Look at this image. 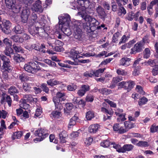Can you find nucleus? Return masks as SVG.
Wrapping results in <instances>:
<instances>
[{
    "label": "nucleus",
    "instance_id": "30",
    "mask_svg": "<svg viewBox=\"0 0 158 158\" xmlns=\"http://www.w3.org/2000/svg\"><path fill=\"white\" fill-rule=\"evenodd\" d=\"M65 108H64V112L66 113H69L73 108V105L72 104L70 103H66L65 105Z\"/></svg>",
    "mask_w": 158,
    "mask_h": 158
},
{
    "label": "nucleus",
    "instance_id": "56",
    "mask_svg": "<svg viewBox=\"0 0 158 158\" xmlns=\"http://www.w3.org/2000/svg\"><path fill=\"white\" fill-rule=\"evenodd\" d=\"M8 115V113L4 110H0V118L2 117L3 119H5Z\"/></svg>",
    "mask_w": 158,
    "mask_h": 158
},
{
    "label": "nucleus",
    "instance_id": "2",
    "mask_svg": "<svg viewBox=\"0 0 158 158\" xmlns=\"http://www.w3.org/2000/svg\"><path fill=\"white\" fill-rule=\"evenodd\" d=\"M77 15H81L85 21L89 22L90 26H91L92 28L94 29V30L97 28L100 27H98L99 25V22L95 18L89 15H85V14L83 13V12H79L77 13Z\"/></svg>",
    "mask_w": 158,
    "mask_h": 158
},
{
    "label": "nucleus",
    "instance_id": "8",
    "mask_svg": "<svg viewBox=\"0 0 158 158\" xmlns=\"http://www.w3.org/2000/svg\"><path fill=\"white\" fill-rule=\"evenodd\" d=\"M10 26V22L5 19L2 21V18L0 16V28L2 29V31L4 33L7 34H9Z\"/></svg>",
    "mask_w": 158,
    "mask_h": 158
},
{
    "label": "nucleus",
    "instance_id": "38",
    "mask_svg": "<svg viewBox=\"0 0 158 158\" xmlns=\"http://www.w3.org/2000/svg\"><path fill=\"white\" fill-rule=\"evenodd\" d=\"M127 91L129 92L133 88L135 84L134 81H127Z\"/></svg>",
    "mask_w": 158,
    "mask_h": 158
},
{
    "label": "nucleus",
    "instance_id": "16",
    "mask_svg": "<svg viewBox=\"0 0 158 158\" xmlns=\"http://www.w3.org/2000/svg\"><path fill=\"white\" fill-rule=\"evenodd\" d=\"M41 5V2L40 0H38L33 4L31 8V9L35 11L41 12L43 10Z\"/></svg>",
    "mask_w": 158,
    "mask_h": 158
},
{
    "label": "nucleus",
    "instance_id": "12",
    "mask_svg": "<svg viewBox=\"0 0 158 158\" xmlns=\"http://www.w3.org/2000/svg\"><path fill=\"white\" fill-rule=\"evenodd\" d=\"M29 31L33 36L38 34H39L40 35L43 36L45 33V31L42 28L35 27H33L31 29H29Z\"/></svg>",
    "mask_w": 158,
    "mask_h": 158
},
{
    "label": "nucleus",
    "instance_id": "42",
    "mask_svg": "<svg viewBox=\"0 0 158 158\" xmlns=\"http://www.w3.org/2000/svg\"><path fill=\"white\" fill-rule=\"evenodd\" d=\"M136 145L139 147H146L149 146V144L148 142L147 141H140L137 143Z\"/></svg>",
    "mask_w": 158,
    "mask_h": 158
},
{
    "label": "nucleus",
    "instance_id": "62",
    "mask_svg": "<svg viewBox=\"0 0 158 158\" xmlns=\"http://www.w3.org/2000/svg\"><path fill=\"white\" fill-rule=\"evenodd\" d=\"M148 99L145 97H143L139 99V104L140 106H142L145 104L148 101Z\"/></svg>",
    "mask_w": 158,
    "mask_h": 158
},
{
    "label": "nucleus",
    "instance_id": "28",
    "mask_svg": "<svg viewBox=\"0 0 158 158\" xmlns=\"http://www.w3.org/2000/svg\"><path fill=\"white\" fill-rule=\"evenodd\" d=\"M78 118L75 116L73 117L70 120L69 123L68 127L69 128H72L73 126L75 125L76 123V121L77 120Z\"/></svg>",
    "mask_w": 158,
    "mask_h": 158
},
{
    "label": "nucleus",
    "instance_id": "51",
    "mask_svg": "<svg viewBox=\"0 0 158 158\" xmlns=\"http://www.w3.org/2000/svg\"><path fill=\"white\" fill-rule=\"evenodd\" d=\"M123 80V78L119 77H114L113 78L112 81V84L114 85H116L118 82Z\"/></svg>",
    "mask_w": 158,
    "mask_h": 158
},
{
    "label": "nucleus",
    "instance_id": "3",
    "mask_svg": "<svg viewBox=\"0 0 158 158\" xmlns=\"http://www.w3.org/2000/svg\"><path fill=\"white\" fill-rule=\"evenodd\" d=\"M72 26L71 27L74 31L73 34L74 38L78 40H81L82 39V32L80 29V23L78 21H76L71 23Z\"/></svg>",
    "mask_w": 158,
    "mask_h": 158
},
{
    "label": "nucleus",
    "instance_id": "46",
    "mask_svg": "<svg viewBox=\"0 0 158 158\" xmlns=\"http://www.w3.org/2000/svg\"><path fill=\"white\" fill-rule=\"evenodd\" d=\"M149 34H146L144 37H143L142 40H141L140 42L143 43V44L145 45V43L149 44L150 43V40L149 39Z\"/></svg>",
    "mask_w": 158,
    "mask_h": 158
},
{
    "label": "nucleus",
    "instance_id": "43",
    "mask_svg": "<svg viewBox=\"0 0 158 158\" xmlns=\"http://www.w3.org/2000/svg\"><path fill=\"white\" fill-rule=\"evenodd\" d=\"M99 91L100 93L105 95L110 94L112 92L111 90L110 89H108L106 88L100 89L99 90Z\"/></svg>",
    "mask_w": 158,
    "mask_h": 158
},
{
    "label": "nucleus",
    "instance_id": "53",
    "mask_svg": "<svg viewBox=\"0 0 158 158\" xmlns=\"http://www.w3.org/2000/svg\"><path fill=\"white\" fill-rule=\"evenodd\" d=\"M150 55V51L149 48H146L144 52V57L145 58H148Z\"/></svg>",
    "mask_w": 158,
    "mask_h": 158
},
{
    "label": "nucleus",
    "instance_id": "40",
    "mask_svg": "<svg viewBox=\"0 0 158 158\" xmlns=\"http://www.w3.org/2000/svg\"><path fill=\"white\" fill-rule=\"evenodd\" d=\"M127 81H123L119 82L118 85V88H124L125 89L127 90Z\"/></svg>",
    "mask_w": 158,
    "mask_h": 158
},
{
    "label": "nucleus",
    "instance_id": "24",
    "mask_svg": "<svg viewBox=\"0 0 158 158\" xmlns=\"http://www.w3.org/2000/svg\"><path fill=\"white\" fill-rule=\"evenodd\" d=\"M47 83L48 85L51 86H53L56 85H59L61 82L54 79H50L47 81Z\"/></svg>",
    "mask_w": 158,
    "mask_h": 158
},
{
    "label": "nucleus",
    "instance_id": "21",
    "mask_svg": "<svg viewBox=\"0 0 158 158\" xmlns=\"http://www.w3.org/2000/svg\"><path fill=\"white\" fill-rule=\"evenodd\" d=\"M131 60L130 58L127 57L123 58L120 60V64L126 67L128 66L130 64Z\"/></svg>",
    "mask_w": 158,
    "mask_h": 158
},
{
    "label": "nucleus",
    "instance_id": "49",
    "mask_svg": "<svg viewBox=\"0 0 158 158\" xmlns=\"http://www.w3.org/2000/svg\"><path fill=\"white\" fill-rule=\"evenodd\" d=\"M144 64L146 66L150 65L153 66L155 65V60L149 59L147 61L145 62Z\"/></svg>",
    "mask_w": 158,
    "mask_h": 158
},
{
    "label": "nucleus",
    "instance_id": "19",
    "mask_svg": "<svg viewBox=\"0 0 158 158\" xmlns=\"http://www.w3.org/2000/svg\"><path fill=\"white\" fill-rule=\"evenodd\" d=\"M6 6L9 9L15 8V5L16 3L15 0H5Z\"/></svg>",
    "mask_w": 158,
    "mask_h": 158
},
{
    "label": "nucleus",
    "instance_id": "33",
    "mask_svg": "<svg viewBox=\"0 0 158 158\" xmlns=\"http://www.w3.org/2000/svg\"><path fill=\"white\" fill-rule=\"evenodd\" d=\"M94 117V112L89 110L86 113V118L87 120H90Z\"/></svg>",
    "mask_w": 158,
    "mask_h": 158
},
{
    "label": "nucleus",
    "instance_id": "54",
    "mask_svg": "<svg viewBox=\"0 0 158 158\" xmlns=\"http://www.w3.org/2000/svg\"><path fill=\"white\" fill-rule=\"evenodd\" d=\"M129 38V36H126L125 35H123L119 42L118 44L120 45L122 43H126L128 40Z\"/></svg>",
    "mask_w": 158,
    "mask_h": 158
},
{
    "label": "nucleus",
    "instance_id": "45",
    "mask_svg": "<svg viewBox=\"0 0 158 158\" xmlns=\"http://www.w3.org/2000/svg\"><path fill=\"white\" fill-rule=\"evenodd\" d=\"M78 51H76L74 49H72L70 52V56L71 57L76 58L78 54L81 53Z\"/></svg>",
    "mask_w": 158,
    "mask_h": 158
},
{
    "label": "nucleus",
    "instance_id": "13",
    "mask_svg": "<svg viewBox=\"0 0 158 158\" xmlns=\"http://www.w3.org/2000/svg\"><path fill=\"white\" fill-rule=\"evenodd\" d=\"M30 13V10L29 9H26L22 10L21 18V21L23 23H25L27 22Z\"/></svg>",
    "mask_w": 158,
    "mask_h": 158
},
{
    "label": "nucleus",
    "instance_id": "35",
    "mask_svg": "<svg viewBox=\"0 0 158 158\" xmlns=\"http://www.w3.org/2000/svg\"><path fill=\"white\" fill-rule=\"evenodd\" d=\"M14 60L17 62H23L25 60V59L22 56H20L17 54L15 55L13 57Z\"/></svg>",
    "mask_w": 158,
    "mask_h": 158
},
{
    "label": "nucleus",
    "instance_id": "58",
    "mask_svg": "<svg viewBox=\"0 0 158 158\" xmlns=\"http://www.w3.org/2000/svg\"><path fill=\"white\" fill-rule=\"evenodd\" d=\"M111 143L109 140H106L103 141L101 143V146L103 147H107L110 146Z\"/></svg>",
    "mask_w": 158,
    "mask_h": 158
},
{
    "label": "nucleus",
    "instance_id": "22",
    "mask_svg": "<svg viewBox=\"0 0 158 158\" xmlns=\"http://www.w3.org/2000/svg\"><path fill=\"white\" fill-rule=\"evenodd\" d=\"M99 127L98 124H93L91 125L89 128V131L90 133H95Z\"/></svg>",
    "mask_w": 158,
    "mask_h": 158
},
{
    "label": "nucleus",
    "instance_id": "34",
    "mask_svg": "<svg viewBox=\"0 0 158 158\" xmlns=\"http://www.w3.org/2000/svg\"><path fill=\"white\" fill-rule=\"evenodd\" d=\"M9 93L11 95H14L15 94L19 93V91L14 86H11L8 90Z\"/></svg>",
    "mask_w": 158,
    "mask_h": 158
},
{
    "label": "nucleus",
    "instance_id": "26",
    "mask_svg": "<svg viewBox=\"0 0 158 158\" xmlns=\"http://www.w3.org/2000/svg\"><path fill=\"white\" fill-rule=\"evenodd\" d=\"M67 134L66 131H63L59 134L60 142L62 143L66 142L65 139L67 137Z\"/></svg>",
    "mask_w": 158,
    "mask_h": 158
},
{
    "label": "nucleus",
    "instance_id": "39",
    "mask_svg": "<svg viewBox=\"0 0 158 158\" xmlns=\"http://www.w3.org/2000/svg\"><path fill=\"white\" fill-rule=\"evenodd\" d=\"M126 114L123 113L120 115L118 116V117L117 118V122H120L124 121L126 120V118L125 117Z\"/></svg>",
    "mask_w": 158,
    "mask_h": 158
},
{
    "label": "nucleus",
    "instance_id": "52",
    "mask_svg": "<svg viewBox=\"0 0 158 158\" xmlns=\"http://www.w3.org/2000/svg\"><path fill=\"white\" fill-rule=\"evenodd\" d=\"M13 48L16 52L21 53L23 52V49L21 47L17 46L15 44H13Z\"/></svg>",
    "mask_w": 158,
    "mask_h": 158
},
{
    "label": "nucleus",
    "instance_id": "47",
    "mask_svg": "<svg viewBox=\"0 0 158 158\" xmlns=\"http://www.w3.org/2000/svg\"><path fill=\"white\" fill-rule=\"evenodd\" d=\"M9 95L6 94L2 93L1 96V99L0 101L1 103L2 104H3L5 102H6L7 98H8Z\"/></svg>",
    "mask_w": 158,
    "mask_h": 158
},
{
    "label": "nucleus",
    "instance_id": "64",
    "mask_svg": "<svg viewBox=\"0 0 158 158\" xmlns=\"http://www.w3.org/2000/svg\"><path fill=\"white\" fill-rule=\"evenodd\" d=\"M101 111L104 113L109 114L112 115L113 114V112L112 110H108L105 107H102L101 109Z\"/></svg>",
    "mask_w": 158,
    "mask_h": 158
},
{
    "label": "nucleus",
    "instance_id": "41",
    "mask_svg": "<svg viewBox=\"0 0 158 158\" xmlns=\"http://www.w3.org/2000/svg\"><path fill=\"white\" fill-rule=\"evenodd\" d=\"M61 115V112L59 111H54L51 114L50 116L52 118H58Z\"/></svg>",
    "mask_w": 158,
    "mask_h": 158
},
{
    "label": "nucleus",
    "instance_id": "59",
    "mask_svg": "<svg viewBox=\"0 0 158 158\" xmlns=\"http://www.w3.org/2000/svg\"><path fill=\"white\" fill-rule=\"evenodd\" d=\"M136 90L137 92L139 93L140 94L144 95L145 92L143 90L142 87L140 85H137L136 88Z\"/></svg>",
    "mask_w": 158,
    "mask_h": 158
},
{
    "label": "nucleus",
    "instance_id": "10",
    "mask_svg": "<svg viewBox=\"0 0 158 158\" xmlns=\"http://www.w3.org/2000/svg\"><path fill=\"white\" fill-rule=\"evenodd\" d=\"M145 45L140 41L137 42L131 49V54H135L143 51Z\"/></svg>",
    "mask_w": 158,
    "mask_h": 158
},
{
    "label": "nucleus",
    "instance_id": "29",
    "mask_svg": "<svg viewBox=\"0 0 158 158\" xmlns=\"http://www.w3.org/2000/svg\"><path fill=\"white\" fill-rule=\"evenodd\" d=\"M13 50L10 47L6 46L5 49L4 51V53L7 56L11 57L10 55L12 54Z\"/></svg>",
    "mask_w": 158,
    "mask_h": 158
},
{
    "label": "nucleus",
    "instance_id": "11",
    "mask_svg": "<svg viewBox=\"0 0 158 158\" xmlns=\"http://www.w3.org/2000/svg\"><path fill=\"white\" fill-rule=\"evenodd\" d=\"M23 99H22L23 102V108L26 109L29 107V105L26 103L27 102H32L34 101V99L32 97V95L30 94H25L23 96Z\"/></svg>",
    "mask_w": 158,
    "mask_h": 158
},
{
    "label": "nucleus",
    "instance_id": "7",
    "mask_svg": "<svg viewBox=\"0 0 158 158\" xmlns=\"http://www.w3.org/2000/svg\"><path fill=\"white\" fill-rule=\"evenodd\" d=\"M34 134L35 136H38L40 137L35 139V141H42L46 137V135H48V131L43 128L39 129L35 131Z\"/></svg>",
    "mask_w": 158,
    "mask_h": 158
},
{
    "label": "nucleus",
    "instance_id": "32",
    "mask_svg": "<svg viewBox=\"0 0 158 158\" xmlns=\"http://www.w3.org/2000/svg\"><path fill=\"white\" fill-rule=\"evenodd\" d=\"M32 84L24 83L23 84V87L24 90L26 92H30L31 91Z\"/></svg>",
    "mask_w": 158,
    "mask_h": 158
},
{
    "label": "nucleus",
    "instance_id": "50",
    "mask_svg": "<svg viewBox=\"0 0 158 158\" xmlns=\"http://www.w3.org/2000/svg\"><path fill=\"white\" fill-rule=\"evenodd\" d=\"M150 130L151 132H157L158 133V126L153 124L151 126Z\"/></svg>",
    "mask_w": 158,
    "mask_h": 158
},
{
    "label": "nucleus",
    "instance_id": "44",
    "mask_svg": "<svg viewBox=\"0 0 158 158\" xmlns=\"http://www.w3.org/2000/svg\"><path fill=\"white\" fill-rule=\"evenodd\" d=\"M135 68V69L132 72V74L134 76H137L139 75L140 73V67L137 66L134 67Z\"/></svg>",
    "mask_w": 158,
    "mask_h": 158
},
{
    "label": "nucleus",
    "instance_id": "37",
    "mask_svg": "<svg viewBox=\"0 0 158 158\" xmlns=\"http://www.w3.org/2000/svg\"><path fill=\"white\" fill-rule=\"evenodd\" d=\"M105 68L99 69L96 70L95 71L93 72V75H95L96 77H98L101 75L103 73L104 71L105 70Z\"/></svg>",
    "mask_w": 158,
    "mask_h": 158
},
{
    "label": "nucleus",
    "instance_id": "14",
    "mask_svg": "<svg viewBox=\"0 0 158 158\" xmlns=\"http://www.w3.org/2000/svg\"><path fill=\"white\" fill-rule=\"evenodd\" d=\"M113 128V130L117 131L120 134L126 133V130L124 129V127L121 126V123H115L114 124Z\"/></svg>",
    "mask_w": 158,
    "mask_h": 158
},
{
    "label": "nucleus",
    "instance_id": "63",
    "mask_svg": "<svg viewBox=\"0 0 158 158\" xmlns=\"http://www.w3.org/2000/svg\"><path fill=\"white\" fill-rule=\"evenodd\" d=\"M42 108L41 107H38L36 110L35 114V117H38L42 113Z\"/></svg>",
    "mask_w": 158,
    "mask_h": 158
},
{
    "label": "nucleus",
    "instance_id": "57",
    "mask_svg": "<svg viewBox=\"0 0 158 158\" xmlns=\"http://www.w3.org/2000/svg\"><path fill=\"white\" fill-rule=\"evenodd\" d=\"M116 72L119 75L124 76L126 75L127 74V72L126 70L121 69H117Z\"/></svg>",
    "mask_w": 158,
    "mask_h": 158
},
{
    "label": "nucleus",
    "instance_id": "31",
    "mask_svg": "<svg viewBox=\"0 0 158 158\" xmlns=\"http://www.w3.org/2000/svg\"><path fill=\"white\" fill-rule=\"evenodd\" d=\"M13 31L17 34H20L23 32V30L20 25H17L14 27Z\"/></svg>",
    "mask_w": 158,
    "mask_h": 158
},
{
    "label": "nucleus",
    "instance_id": "55",
    "mask_svg": "<svg viewBox=\"0 0 158 158\" xmlns=\"http://www.w3.org/2000/svg\"><path fill=\"white\" fill-rule=\"evenodd\" d=\"M44 61L51 66L55 67L56 66V64L54 62L48 59H45L44 60Z\"/></svg>",
    "mask_w": 158,
    "mask_h": 158
},
{
    "label": "nucleus",
    "instance_id": "1",
    "mask_svg": "<svg viewBox=\"0 0 158 158\" xmlns=\"http://www.w3.org/2000/svg\"><path fill=\"white\" fill-rule=\"evenodd\" d=\"M78 4L81 6V7H77L78 10L82 9V11L84 14V10H85V12L88 14H90L93 12V6L92 3L89 0H79L77 1Z\"/></svg>",
    "mask_w": 158,
    "mask_h": 158
},
{
    "label": "nucleus",
    "instance_id": "15",
    "mask_svg": "<svg viewBox=\"0 0 158 158\" xmlns=\"http://www.w3.org/2000/svg\"><path fill=\"white\" fill-rule=\"evenodd\" d=\"M96 11L100 18L104 20L106 16L104 9L100 6H99L96 8Z\"/></svg>",
    "mask_w": 158,
    "mask_h": 158
},
{
    "label": "nucleus",
    "instance_id": "60",
    "mask_svg": "<svg viewBox=\"0 0 158 158\" xmlns=\"http://www.w3.org/2000/svg\"><path fill=\"white\" fill-rule=\"evenodd\" d=\"M3 44H4L6 46L9 47L11 46V42L8 39L6 38L3 40Z\"/></svg>",
    "mask_w": 158,
    "mask_h": 158
},
{
    "label": "nucleus",
    "instance_id": "6",
    "mask_svg": "<svg viewBox=\"0 0 158 158\" xmlns=\"http://www.w3.org/2000/svg\"><path fill=\"white\" fill-rule=\"evenodd\" d=\"M0 58L3 61V67L5 70L8 72H11L12 68L10 65V60L6 56L2 54L0 55Z\"/></svg>",
    "mask_w": 158,
    "mask_h": 158
},
{
    "label": "nucleus",
    "instance_id": "61",
    "mask_svg": "<svg viewBox=\"0 0 158 158\" xmlns=\"http://www.w3.org/2000/svg\"><path fill=\"white\" fill-rule=\"evenodd\" d=\"M93 141V139L91 137H88L84 141V143L86 145L89 146L90 145Z\"/></svg>",
    "mask_w": 158,
    "mask_h": 158
},
{
    "label": "nucleus",
    "instance_id": "48",
    "mask_svg": "<svg viewBox=\"0 0 158 158\" xmlns=\"http://www.w3.org/2000/svg\"><path fill=\"white\" fill-rule=\"evenodd\" d=\"M23 135V133L21 131L15 132L14 133V135L12 136V138L13 139H19Z\"/></svg>",
    "mask_w": 158,
    "mask_h": 158
},
{
    "label": "nucleus",
    "instance_id": "4",
    "mask_svg": "<svg viewBox=\"0 0 158 158\" xmlns=\"http://www.w3.org/2000/svg\"><path fill=\"white\" fill-rule=\"evenodd\" d=\"M65 96V93L58 92L56 93V96L53 98V101L55 105L56 108L59 110L62 109L63 106L61 102L65 99L64 98Z\"/></svg>",
    "mask_w": 158,
    "mask_h": 158
},
{
    "label": "nucleus",
    "instance_id": "27",
    "mask_svg": "<svg viewBox=\"0 0 158 158\" xmlns=\"http://www.w3.org/2000/svg\"><path fill=\"white\" fill-rule=\"evenodd\" d=\"M11 38L13 41L18 43H22L24 40L22 37L17 35L12 36Z\"/></svg>",
    "mask_w": 158,
    "mask_h": 158
},
{
    "label": "nucleus",
    "instance_id": "23",
    "mask_svg": "<svg viewBox=\"0 0 158 158\" xmlns=\"http://www.w3.org/2000/svg\"><path fill=\"white\" fill-rule=\"evenodd\" d=\"M55 44L56 45L55 46L54 49L56 51L60 52L62 51L63 50L61 46L63 45V43L58 40H57L55 41Z\"/></svg>",
    "mask_w": 158,
    "mask_h": 158
},
{
    "label": "nucleus",
    "instance_id": "36",
    "mask_svg": "<svg viewBox=\"0 0 158 158\" xmlns=\"http://www.w3.org/2000/svg\"><path fill=\"white\" fill-rule=\"evenodd\" d=\"M111 147H113L116 149L117 151L119 152H121V148L120 145L118 144H116L114 142L111 143L110 144Z\"/></svg>",
    "mask_w": 158,
    "mask_h": 158
},
{
    "label": "nucleus",
    "instance_id": "18",
    "mask_svg": "<svg viewBox=\"0 0 158 158\" xmlns=\"http://www.w3.org/2000/svg\"><path fill=\"white\" fill-rule=\"evenodd\" d=\"M83 27L85 30L88 33H90L94 31V29L92 28L89 22H86L83 23Z\"/></svg>",
    "mask_w": 158,
    "mask_h": 158
},
{
    "label": "nucleus",
    "instance_id": "20",
    "mask_svg": "<svg viewBox=\"0 0 158 158\" xmlns=\"http://www.w3.org/2000/svg\"><path fill=\"white\" fill-rule=\"evenodd\" d=\"M134 147V146L131 144H125L121 148V152L124 153L126 152V151H131L133 149Z\"/></svg>",
    "mask_w": 158,
    "mask_h": 158
},
{
    "label": "nucleus",
    "instance_id": "5",
    "mask_svg": "<svg viewBox=\"0 0 158 158\" xmlns=\"http://www.w3.org/2000/svg\"><path fill=\"white\" fill-rule=\"evenodd\" d=\"M70 17L68 14H65L62 16L59 17V27L60 25H62L63 26H70L72 27V25L70 24L71 22Z\"/></svg>",
    "mask_w": 158,
    "mask_h": 158
},
{
    "label": "nucleus",
    "instance_id": "17",
    "mask_svg": "<svg viewBox=\"0 0 158 158\" xmlns=\"http://www.w3.org/2000/svg\"><path fill=\"white\" fill-rule=\"evenodd\" d=\"M69 26L66 27V26H63L62 25H60L59 28L61 31L65 35L68 36H70L72 34V31L69 28Z\"/></svg>",
    "mask_w": 158,
    "mask_h": 158
},
{
    "label": "nucleus",
    "instance_id": "9",
    "mask_svg": "<svg viewBox=\"0 0 158 158\" xmlns=\"http://www.w3.org/2000/svg\"><path fill=\"white\" fill-rule=\"evenodd\" d=\"M24 68L26 71L32 73H35L39 70V69L37 67L36 64L33 62H31L26 64L24 66Z\"/></svg>",
    "mask_w": 158,
    "mask_h": 158
},
{
    "label": "nucleus",
    "instance_id": "25",
    "mask_svg": "<svg viewBox=\"0 0 158 158\" xmlns=\"http://www.w3.org/2000/svg\"><path fill=\"white\" fill-rule=\"evenodd\" d=\"M125 128L124 129L126 130V132H127L129 130L134 127L135 125L131 123L128 121H125L124 123Z\"/></svg>",
    "mask_w": 158,
    "mask_h": 158
}]
</instances>
